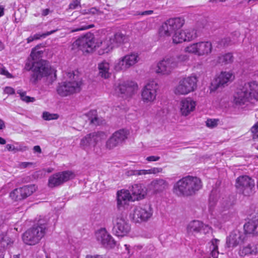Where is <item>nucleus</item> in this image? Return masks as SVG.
Wrapping results in <instances>:
<instances>
[{"mask_svg":"<svg viewBox=\"0 0 258 258\" xmlns=\"http://www.w3.org/2000/svg\"><path fill=\"white\" fill-rule=\"evenodd\" d=\"M50 10L49 9H45L42 11V15L43 16H46L49 14Z\"/></svg>","mask_w":258,"mask_h":258,"instance_id":"obj_62","label":"nucleus"},{"mask_svg":"<svg viewBox=\"0 0 258 258\" xmlns=\"http://www.w3.org/2000/svg\"><path fill=\"white\" fill-rule=\"evenodd\" d=\"M153 214L150 205H145L135 208L133 214V219L135 222H141L148 220Z\"/></svg>","mask_w":258,"mask_h":258,"instance_id":"obj_16","label":"nucleus"},{"mask_svg":"<svg viewBox=\"0 0 258 258\" xmlns=\"http://www.w3.org/2000/svg\"><path fill=\"white\" fill-rule=\"evenodd\" d=\"M218 61L220 63L228 64L233 62V56L232 53H227L219 57Z\"/></svg>","mask_w":258,"mask_h":258,"instance_id":"obj_38","label":"nucleus"},{"mask_svg":"<svg viewBox=\"0 0 258 258\" xmlns=\"http://www.w3.org/2000/svg\"><path fill=\"white\" fill-rule=\"evenodd\" d=\"M81 0H74L70 4L69 7V9L72 10L76 9L79 6L81 7Z\"/></svg>","mask_w":258,"mask_h":258,"instance_id":"obj_55","label":"nucleus"},{"mask_svg":"<svg viewBox=\"0 0 258 258\" xmlns=\"http://www.w3.org/2000/svg\"><path fill=\"white\" fill-rule=\"evenodd\" d=\"M113 47L118 46L120 45L127 43L129 41L127 35L121 32H117L114 34L113 37L110 38Z\"/></svg>","mask_w":258,"mask_h":258,"instance_id":"obj_28","label":"nucleus"},{"mask_svg":"<svg viewBox=\"0 0 258 258\" xmlns=\"http://www.w3.org/2000/svg\"><path fill=\"white\" fill-rule=\"evenodd\" d=\"M24 69L27 71H32L31 80L33 83H36L42 78L47 77L53 73L56 75V71L50 66L48 61L43 59L31 62L28 59L25 64Z\"/></svg>","mask_w":258,"mask_h":258,"instance_id":"obj_2","label":"nucleus"},{"mask_svg":"<svg viewBox=\"0 0 258 258\" xmlns=\"http://www.w3.org/2000/svg\"><path fill=\"white\" fill-rule=\"evenodd\" d=\"M176 68V62L173 58L163 59L157 65L156 72L157 74L168 75Z\"/></svg>","mask_w":258,"mask_h":258,"instance_id":"obj_22","label":"nucleus"},{"mask_svg":"<svg viewBox=\"0 0 258 258\" xmlns=\"http://www.w3.org/2000/svg\"><path fill=\"white\" fill-rule=\"evenodd\" d=\"M158 84L154 81L148 83L143 88L142 93V100L146 103H152L156 98Z\"/></svg>","mask_w":258,"mask_h":258,"instance_id":"obj_14","label":"nucleus"},{"mask_svg":"<svg viewBox=\"0 0 258 258\" xmlns=\"http://www.w3.org/2000/svg\"><path fill=\"white\" fill-rule=\"evenodd\" d=\"M97 45H99L100 49L98 50L99 54H103L108 53L112 49L113 46L110 39H105L99 43H96Z\"/></svg>","mask_w":258,"mask_h":258,"instance_id":"obj_31","label":"nucleus"},{"mask_svg":"<svg viewBox=\"0 0 258 258\" xmlns=\"http://www.w3.org/2000/svg\"><path fill=\"white\" fill-rule=\"evenodd\" d=\"M86 115L90 120V124L98 125L101 123L100 119L98 117L97 111L96 110H91L89 111L86 114Z\"/></svg>","mask_w":258,"mask_h":258,"instance_id":"obj_33","label":"nucleus"},{"mask_svg":"<svg viewBox=\"0 0 258 258\" xmlns=\"http://www.w3.org/2000/svg\"><path fill=\"white\" fill-rule=\"evenodd\" d=\"M43 118L45 120H50L53 119H57L59 115L56 113H50L48 112L45 111L43 113Z\"/></svg>","mask_w":258,"mask_h":258,"instance_id":"obj_47","label":"nucleus"},{"mask_svg":"<svg viewBox=\"0 0 258 258\" xmlns=\"http://www.w3.org/2000/svg\"><path fill=\"white\" fill-rule=\"evenodd\" d=\"M95 237L98 243L105 248H113L116 245V241L105 228L96 231Z\"/></svg>","mask_w":258,"mask_h":258,"instance_id":"obj_13","label":"nucleus"},{"mask_svg":"<svg viewBox=\"0 0 258 258\" xmlns=\"http://www.w3.org/2000/svg\"><path fill=\"white\" fill-rule=\"evenodd\" d=\"M160 159L159 156H151L146 158L147 161H157Z\"/></svg>","mask_w":258,"mask_h":258,"instance_id":"obj_59","label":"nucleus"},{"mask_svg":"<svg viewBox=\"0 0 258 258\" xmlns=\"http://www.w3.org/2000/svg\"><path fill=\"white\" fill-rule=\"evenodd\" d=\"M244 229L246 233L258 235V218L251 220L245 223Z\"/></svg>","mask_w":258,"mask_h":258,"instance_id":"obj_29","label":"nucleus"},{"mask_svg":"<svg viewBox=\"0 0 258 258\" xmlns=\"http://www.w3.org/2000/svg\"><path fill=\"white\" fill-rule=\"evenodd\" d=\"M213 50V45L210 41H200L190 44L184 48V52L195 54L198 56H208Z\"/></svg>","mask_w":258,"mask_h":258,"instance_id":"obj_5","label":"nucleus"},{"mask_svg":"<svg viewBox=\"0 0 258 258\" xmlns=\"http://www.w3.org/2000/svg\"><path fill=\"white\" fill-rule=\"evenodd\" d=\"M162 170V169L161 168H156V167H153L149 169H143V171H144V175L147 174H156L159 172H161Z\"/></svg>","mask_w":258,"mask_h":258,"instance_id":"obj_53","label":"nucleus"},{"mask_svg":"<svg viewBox=\"0 0 258 258\" xmlns=\"http://www.w3.org/2000/svg\"><path fill=\"white\" fill-rule=\"evenodd\" d=\"M85 258H110V257L106 254H88L86 255Z\"/></svg>","mask_w":258,"mask_h":258,"instance_id":"obj_56","label":"nucleus"},{"mask_svg":"<svg viewBox=\"0 0 258 258\" xmlns=\"http://www.w3.org/2000/svg\"><path fill=\"white\" fill-rule=\"evenodd\" d=\"M105 137L106 135L103 132L88 134L81 140L80 146L84 149L91 145L95 146Z\"/></svg>","mask_w":258,"mask_h":258,"instance_id":"obj_20","label":"nucleus"},{"mask_svg":"<svg viewBox=\"0 0 258 258\" xmlns=\"http://www.w3.org/2000/svg\"><path fill=\"white\" fill-rule=\"evenodd\" d=\"M80 23L81 24V26L78 28H76V29L72 30V32L86 30H88V29L94 28L95 27V25L94 24H90V25L84 24V23H85V21H82Z\"/></svg>","mask_w":258,"mask_h":258,"instance_id":"obj_45","label":"nucleus"},{"mask_svg":"<svg viewBox=\"0 0 258 258\" xmlns=\"http://www.w3.org/2000/svg\"><path fill=\"white\" fill-rule=\"evenodd\" d=\"M202 187V181L199 178L187 175L174 184L173 192L178 197H187L195 195Z\"/></svg>","mask_w":258,"mask_h":258,"instance_id":"obj_1","label":"nucleus"},{"mask_svg":"<svg viewBox=\"0 0 258 258\" xmlns=\"http://www.w3.org/2000/svg\"><path fill=\"white\" fill-rule=\"evenodd\" d=\"M254 185V180L247 175L240 176L236 180L237 192L244 196H250L252 194Z\"/></svg>","mask_w":258,"mask_h":258,"instance_id":"obj_10","label":"nucleus"},{"mask_svg":"<svg viewBox=\"0 0 258 258\" xmlns=\"http://www.w3.org/2000/svg\"><path fill=\"white\" fill-rule=\"evenodd\" d=\"M250 82L245 84L241 88L238 89L234 95L233 102L236 105H241L249 101L250 98H253L256 100L255 98L251 93V88L249 86Z\"/></svg>","mask_w":258,"mask_h":258,"instance_id":"obj_12","label":"nucleus"},{"mask_svg":"<svg viewBox=\"0 0 258 258\" xmlns=\"http://www.w3.org/2000/svg\"><path fill=\"white\" fill-rule=\"evenodd\" d=\"M144 171L142 170H130L126 172L125 174L127 176L132 175H144Z\"/></svg>","mask_w":258,"mask_h":258,"instance_id":"obj_51","label":"nucleus"},{"mask_svg":"<svg viewBox=\"0 0 258 258\" xmlns=\"http://www.w3.org/2000/svg\"><path fill=\"white\" fill-rule=\"evenodd\" d=\"M188 234L195 233H203L206 234L211 231V227L199 220H193L190 222L186 227Z\"/></svg>","mask_w":258,"mask_h":258,"instance_id":"obj_19","label":"nucleus"},{"mask_svg":"<svg viewBox=\"0 0 258 258\" xmlns=\"http://www.w3.org/2000/svg\"><path fill=\"white\" fill-rule=\"evenodd\" d=\"M117 88L121 94L126 97H131L138 90V86L137 84L133 81H126L119 84Z\"/></svg>","mask_w":258,"mask_h":258,"instance_id":"obj_23","label":"nucleus"},{"mask_svg":"<svg viewBox=\"0 0 258 258\" xmlns=\"http://www.w3.org/2000/svg\"><path fill=\"white\" fill-rule=\"evenodd\" d=\"M185 24L183 18L176 17L167 20L159 30L160 35L163 37H170L172 32L180 29Z\"/></svg>","mask_w":258,"mask_h":258,"instance_id":"obj_7","label":"nucleus"},{"mask_svg":"<svg viewBox=\"0 0 258 258\" xmlns=\"http://www.w3.org/2000/svg\"><path fill=\"white\" fill-rule=\"evenodd\" d=\"M218 122L219 119H208L206 123L208 127L213 128L218 125Z\"/></svg>","mask_w":258,"mask_h":258,"instance_id":"obj_52","label":"nucleus"},{"mask_svg":"<svg viewBox=\"0 0 258 258\" xmlns=\"http://www.w3.org/2000/svg\"><path fill=\"white\" fill-rule=\"evenodd\" d=\"M245 237V236L243 232L234 230L227 237L226 246L228 248H234L243 242Z\"/></svg>","mask_w":258,"mask_h":258,"instance_id":"obj_21","label":"nucleus"},{"mask_svg":"<svg viewBox=\"0 0 258 258\" xmlns=\"http://www.w3.org/2000/svg\"><path fill=\"white\" fill-rule=\"evenodd\" d=\"M139 59V57L137 53L132 52L127 54L118 60L115 69L117 71L126 70L137 63Z\"/></svg>","mask_w":258,"mask_h":258,"instance_id":"obj_15","label":"nucleus"},{"mask_svg":"<svg viewBox=\"0 0 258 258\" xmlns=\"http://www.w3.org/2000/svg\"><path fill=\"white\" fill-rule=\"evenodd\" d=\"M131 195L133 200H139L144 198L146 195V190L143 185L141 184H135L132 185L130 189Z\"/></svg>","mask_w":258,"mask_h":258,"instance_id":"obj_27","label":"nucleus"},{"mask_svg":"<svg viewBox=\"0 0 258 258\" xmlns=\"http://www.w3.org/2000/svg\"><path fill=\"white\" fill-rule=\"evenodd\" d=\"M249 244L246 246L240 247L239 249L238 254L240 256L244 257L246 255H251V251Z\"/></svg>","mask_w":258,"mask_h":258,"instance_id":"obj_42","label":"nucleus"},{"mask_svg":"<svg viewBox=\"0 0 258 258\" xmlns=\"http://www.w3.org/2000/svg\"><path fill=\"white\" fill-rule=\"evenodd\" d=\"M134 201L133 198L128 190L122 189L117 192V207H120L126 205L128 201Z\"/></svg>","mask_w":258,"mask_h":258,"instance_id":"obj_26","label":"nucleus"},{"mask_svg":"<svg viewBox=\"0 0 258 258\" xmlns=\"http://www.w3.org/2000/svg\"><path fill=\"white\" fill-rule=\"evenodd\" d=\"M29 164H32V162H22L20 166L21 168H26Z\"/></svg>","mask_w":258,"mask_h":258,"instance_id":"obj_64","label":"nucleus"},{"mask_svg":"<svg viewBox=\"0 0 258 258\" xmlns=\"http://www.w3.org/2000/svg\"><path fill=\"white\" fill-rule=\"evenodd\" d=\"M13 243L10 238L7 236L5 232H2L0 234V244L2 247H5Z\"/></svg>","mask_w":258,"mask_h":258,"instance_id":"obj_37","label":"nucleus"},{"mask_svg":"<svg viewBox=\"0 0 258 258\" xmlns=\"http://www.w3.org/2000/svg\"><path fill=\"white\" fill-rule=\"evenodd\" d=\"M185 41H190L197 37V31L193 28L183 30Z\"/></svg>","mask_w":258,"mask_h":258,"instance_id":"obj_35","label":"nucleus"},{"mask_svg":"<svg viewBox=\"0 0 258 258\" xmlns=\"http://www.w3.org/2000/svg\"><path fill=\"white\" fill-rule=\"evenodd\" d=\"M0 74L6 76L8 78H13V75L10 74L5 68L0 69Z\"/></svg>","mask_w":258,"mask_h":258,"instance_id":"obj_57","label":"nucleus"},{"mask_svg":"<svg viewBox=\"0 0 258 258\" xmlns=\"http://www.w3.org/2000/svg\"><path fill=\"white\" fill-rule=\"evenodd\" d=\"M81 13L84 15H99L102 14L103 12H101L99 9H97L96 7H92L88 10H83L81 11Z\"/></svg>","mask_w":258,"mask_h":258,"instance_id":"obj_40","label":"nucleus"},{"mask_svg":"<svg viewBox=\"0 0 258 258\" xmlns=\"http://www.w3.org/2000/svg\"><path fill=\"white\" fill-rule=\"evenodd\" d=\"M57 29L53 30L50 31H48L46 33H43L42 34H35L34 36H33L34 40H38L40 39L41 37L45 38V37L54 33L56 32Z\"/></svg>","mask_w":258,"mask_h":258,"instance_id":"obj_49","label":"nucleus"},{"mask_svg":"<svg viewBox=\"0 0 258 258\" xmlns=\"http://www.w3.org/2000/svg\"><path fill=\"white\" fill-rule=\"evenodd\" d=\"M234 204V200L233 197L225 198L222 202V206L225 210L230 209Z\"/></svg>","mask_w":258,"mask_h":258,"instance_id":"obj_41","label":"nucleus"},{"mask_svg":"<svg viewBox=\"0 0 258 258\" xmlns=\"http://www.w3.org/2000/svg\"><path fill=\"white\" fill-rule=\"evenodd\" d=\"M118 145H119V143L111 136L106 143V147L107 149L111 150L117 146Z\"/></svg>","mask_w":258,"mask_h":258,"instance_id":"obj_43","label":"nucleus"},{"mask_svg":"<svg viewBox=\"0 0 258 258\" xmlns=\"http://www.w3.org/2000/svg\"><path fill=\"white\" fill-rule=\"evenodd\" d=\"M47 227L46 223L39 220L23 233L22 239L24 243L29 245L38 243L45 235Z\"/></svg>","mask_w":258,"mask_h":258,"instance_id":"obj_4","label":"nucleus"},{"mask_svg":"<svg viewBox=\"0 0 258 258\" xmlns=\"http://www.w3.org/2000/svg\"><path fill=\"white\" fill-rule=\"evenodd\" d=\"M251 251V255H256L258 253V244L251 243H249Z\"/></svg>","mask_w":258,"mask_h":258,"instance_id":"obj_54","label":"nucleus"},{"mask_svg":"<svg viewBox=\"0 0 258 258\" xmlns=\"http://www.w3.org/2000/svg\"><path fill=\"white\" fill-rule=\"evenodd\" d=\"M99 75L103 78L107 79L110 76L109 73V63L105 60L99 63L98 65Z\"/></svg>","mask_w":258,"mask_h":258,"instance_id":"obj_30","label":"nucleus"},{"mask_svg":"<svg viewBox=\"0 0 258 258\" xmlns=\"http://www.w3.org/2000/svg\"><path fill=\"white\" fill-rule=\"evenodd\" d=\"M249 86L251 88L252 94L258 99V82L256 81L251 82Z\"/></svg>","mask_w":258,"mask_h":258,"instance_id":"obj_48","label":"nucleus"},{"mask_svg":"<svg viewBox=\"0 0 258 258\" xmlns=\"http://www.w3.org/2000/svg\"><path fill=\"white\" fill-rule=\"evenodd\" d=\"M250 131L252 133V139L258 140V122L251 127Z\"/></svg>","mask_w":258,"mask_h":258,"instance_id":"obj_50","label":"nucleus"},{"mask_svg":"<svg viewBox=\"0 0 258 258\" xmlns=\"http://www.w3.org/2000/svg\"><path fill=\"white\" fill-rule=\"evenodd\" d=\"M219 240L214 238L211 240V246L210 249L211 250V255L213 258H218L219 255L218 244Z\"/></svg>","mask_w":258,"mask_h":258,"instance_id":"obj_36","label":"nucleus"},{"mask_svg":"<svg viewBox=\"0 0 258 258\" xmlns=\"http://www.w3.org/2000/svg\"><path fill=\"white\" fill-rule=\"evenodd\" d=\"M4 92L6 94L9 95H12L15 94V90L11 87H6L4 89Z\"/></svg>","mask_w":258,"mask_h":258,"instance_id":"obj_58","label":"nucleus"},{"mask_svg":"<svg viewBox=\"0 0 258 258\" xmlns=\"http://www.w3.org/2000/svg\"><path fill=\"white\" fill-rule=\"evenodd\" d=\"M6 149L9 151H13L16 150V148L12 144H7L6 146Z\"/></svg>","mask_w":258,"mask_h":258,"instance_id":"obj_60","label":"nucleus"},{"mask_svg":"<svg viewBox=\"0 0 258 258\" xmlns=\"http://www.w3.org/2000/svg\"><path fill=\"white\" fill-rule=\"evenodd\" d=\"M67 77L70 80L59 83L56 88L57 94L61 97L79 93L82 89V81L74 72L68 73Z\"/></svg>","mask_w":258,"mask_h":258,"instance_id":"obj_3","label":"nucleus"},{"mask_svg":"<svg viewBox=\"0 0 258 258\" xmlns=\"http://www.w3.org/2000/svg\"><path fill=\"white\" fill-rule=\"evenodd\" d=\"M35 190L34 185H26L13 190L10 192V197L15 201H21L31 195Z\"/></svg>","mask_w":258,"mask_h":258,"instance_id":"obj_17","label":"nucleus"},{"mask_svg":"<svg viewBox=\"0 0 258 258\" xmlns=\"http://www.w3.org/2000/svg\"><path fill=\"white\" fill-rule=\"evenodd\" d=\"M198 80L195 76H189L180 80L174 89L177 95H185L194 92L197 87Z\"/></svg>","mask_w":258,"mask_h":258,"instance_id":"obj_6","label":"nucleus"},{"mask_svg":"<svg viewBox=\"0 0 258 258\" xmlns=\"http://www.w3.org/2000/svg\"><path fill=\"white\" fill-rule=\"evenodd\" d=\"M18 93L20 95L21 99L24 102H26L27 103L33 102L35 100V98L27 96L26 95V92L19 91H18Z\"/></svg>","mask_w":258,"mask_h":258,"instance_id":"obj_44","label":"nucleus"},{"mask_svg":"<svg viewBox=\"0 0 258 258\" xmlns=\"http://www.w3.org/2000/svg\"><path fill=\"white\" fill-rule=\"evenodd\" d=\"M127 131L122 129L115 132L112 136L120 144L127 139Z\"/></svg>","mask_w":258,"mask_h":258,"instance_id":"obj_32","label":"nucleus"},{"mask_svg":"<svg viewBox=\"0 0 258 258\" xmlns=\"http://www.w3.org/2000/svg\"><path fill=\"white\" fill-rule=\"evenodd\" d=\"M43 53L42 51L37 50L36 48H33L30 53V57L33 60L39 59L41 57V55Z\"/></svg>","mask_w":258,"mask_h":258,"instance_id":"obj_46","label":"nucleus"},{"mask_svg":"<svg viewBox=\"0 0 258 258\" xmlns=\"http://www.w3.org/2000/svg\"><path fill=\"white\" fill-rule=\"evenodd\" d=\"M33 150L35 152L38 153H41V149L39 146H35L33 148Z\"/></svg>","mask_w":258,"mask_h":258,"instance_id":"obj_61","label":"nucleus"},{"mask_svg":"<svg viewBox=\"0 0 258 258\" xmlns=\"http://www.w3.org/2000/svg\"><path fill=\"white\" fill-rule=\"evenodd\" d=\"M183 30H178L174 32L172 36V42L174 44H177L185 42L184 37Z\"/></svg>","mask_w":258,"mask_h":258,"instance_id":"obj_34","label":"nucleus"},{"mask_svg":"<svg viewBox=\"0 0 258 258\" xmlns=\"http://www.w3.org/2000/svg\"><path fill=\"white\" fill-rule=\"evenodd\" d=\"M73 46L83 52L92 51L96 47H99L95 42L94 35L91 33L78 38L73 43Z\"/></svg>","mask_w":258,"mask_h":258,"instance_id":"obj_8","label":"nucleus"},{"mask_svg":"<svg viewBox=\"0 0 258 258\" xmlns=\"http://www.w3.org/2000/svg\"><path fill=\"white\" fill-rule=\"evenodd\" d=\"M196 102L190 97L184 98L180 101V112L182 115L187 116L194 111Z\"/></svg>","mask_w":258,"mask_h":258,"instance_id":"obj_24","label":"nucleus"},{"mask_svg":"<svg viewBox=\"0 0 258 258\" xmlns=\"http://www.w3.org/2000/svg\"><path fill=\"white\" fill-rule=\"evenodd\" d=\"M6 127L5 121L0 118V130H3Z\"/></svg>","mask_w":258,"mask_h":258,"instance_id":"obj_63","label":"nucleus"},{"mask_svg":"<svg viewBox=\"0 0 258 258\" xmlns=\"http://www.w3.org/2000/svg\"><path fill=\"white\" fill-rule=\"evenodd\" d=\"M234 78L233 74L230 72H222L211 83L210 89L211 92L217 90L219 88L224 87L229 82Z\"/></svg>","mask_w":258,"mask_h":258,"instance_id":"obj_18","label":"nucleus"},{"mask_svg":"<svg viewBox=\"0 0 258 258\" xmlns=\"http://www.w3.org/2000/svg\"><path fill=\"white\" fill-rule=\"evenodd\" d=\"M174 59L176 62V68L178 67L179 64L186 62L189 60V56L186 54H180L176 57H171Z\"/></svg>","mask_w":258,"mask_h":258,"instance_id":"obj_39","label":"nucleus"},{"mask_svg":"<svg viewBox=\"0 0 258 258\" xmlns=\"http://www.w3.org/2000/svg\"><path fill=\"white\" fill-rule=\"evenodd\" d=\"M75 177V174L72 171L67 170L59 172L49 176L47 185L50 188H54L73 179Z\"/></svg>","mask_w":258,"mask_h":258,"instance_id":"obj_11","label":"nucleus"},{"mask_svg":"<svg viewBox=\"0 0 258 258\" xmlns=\"http://www.w3.org/2000/svg\"><path fill=\"white\" fill-rule=\"evenodd\" d=\"M113 233L118 237L126 235L131 230V225L126 219L121 214L114 217L112 220Z\"/></svg>","mask_w":258,"mask_h":258,"instance_id":"obj_9","label":"nucleus"},{"mask_svg":"<svg viewBox=\"0 0 258 258\" xmlns=\"http://www.w3.org/2000/svg\"><path fill=\"white\" fill-rule=\"evenodd\" d=\"M168 182L162 179H156L153 180L150 185L149 189L154 193L162 192L168 188Z\"/></svg>","mask_w":258,"mask_h":258,"instance_id":"obj_25","label":"nucleus"}]
</instances>
